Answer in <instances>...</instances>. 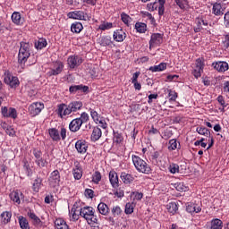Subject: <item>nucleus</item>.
<instances>
[{
  "label": "nucleus",
  "mask_w": 229,
  "mask_h": 229,
  "mask_svg": "<svg viewBox=\"0 0 229 229\" xmlns=\"http://www.w3.org/2000/svg\"><path fill=\"white\" fill-rule=\"evenodd\" d=\"M160 157V153L158 151L154 152L151 155V160L153 162V164H157L158 163V157Z\"/></svg>",
  "instance_id": "bf43d9fd"
},
{
  "label": "nucleus",
  "mask_w": 229,
  "mask_h": 229,
  "mask_svg": "<svg viewBox=\"0 0 229 229\" xmlns=\"http://www.w3.org/2000/svg\"><path fill=\"white\" fill-rule=\"evenodd\" d=\"M100 45L104 47L112 46V38L109 36L102 37L100 38Z\"/></svg>",
  "instance_id": "a19ab883"
},
{
  "label": "nucleus",
  "mask_w": 229,
  "mask_h": 229,
  "mask_svg": "<svg viewBox=\"0 0 229 229\" xmlns=\"http://www.w3.org/2000/svg\"><path fill=\"white\" fill-rule=\"evenodd\" d=\"M175 3L179 6V8H181V10H184V8H187V0H175Z\"/></svg>",
  "instance_id": "3c124183"
},
{
  "label": "nucleus",
  "mask_w": 229,
  "mask_h": 229,
  "mask_svg": "<svg viewBox=\"0 0 229 229\" xmlns=\"http://www.w3.org/2000/svg\"><path fill=\"white\" fill-rule=\"evenodd\" d=\"M84 194L86 196V198H94V191L90 190V189H86L84 191Z\"/></svg>",
  "instance_id": "052dcab7"
},
{
  "label": "nucleus",
  "mask_w": 229,
  "mask_h": 229,
  "mask_svg": "<svg viewBox=\"0 0 229 229\" xmlns=\"http://www.w3.org/2000/svg\"><path fill=\"white\" fill-rule=\"evenodd\" d=\"M67 62L70 69H76V67H80L83 64V59L80 55H71L68 57Z\"/></svg>",
  "instance_id": "9b49d317"
},
{
  "label": "nucleus",
  "mask_w": 229,
  "mask_h": 229,
  "mask_svg": "<svg viewBox=\"0 0 229 229\" xmlns=\"http://www.w3.org/2000/svg\"><path fill=\"white\" fill-rule=\"evenodd\" d=\"M35 163L37 164L38 167H39L40 169H42L43 167H47V160L44 159L43 157L35 160Z\"/></svg>",
  "instance_id": "37998d69"
},
{
  "label": "nucleus",
  "mask_w": 229,
  "mask_h": 229,
  "mask_svg": "<svg viewBox=\"0 0 229 229\" xmlns=\"http://www.w3.org/2000/svg\"><path fill=\"white\" fill-rule=\"evenodd\" d=\"M224 47L228 49L229 47V35H226L225 40L223 41Z\"/></svg>",
  "instance_id": "69168bd1"
},
{
  "label": "nucleus",
  "mask_w": 229,
  "mask_h": 229,
  "mask_svg": "<svg viewBox=\"0 0 229 229\" xmlns=\"http://www.w3.org/2000/svg\"><path fill=\"white\" fill-rule=\"evenodd\" d=\"M99 182H101V173L96 171L92 175V182L98 184Z\"/></svg>",
  "instance_id": "a18cd8bd"
},
{
  "label": "nucleus",
  "mask_w": 229,
  "mask_h": 229,
  "mask_svg": "<svg viewBox=\"0 0 229 229\" xmlns=\"http://www.w3.org/2000/svg\"><path fill=\"white\" fill-rule=\"evenodd\" d=\"M90 115L95 123H98V121H99V114L98 112L94 109H90Z\"/></svg>",
  "instance_id": "6e6d98bb"
},
{
  "label": "nucleus",
  "mask_w": 229,
  "mask_h": 229,
  "mask_svg": "<svg viewBox=\"0 0 229 229\" xmlns=\"http://www.w3.org/2000/svg\"><path fill=\"white\" fill-rule=\"evenodd\" d=\"M69 19H75L77 21H87V14L83 11H74L68 13Z\"/></svg>",
  "instance_id": "f3484780"
},
{
  "label": "nucleus",
  "mask_w": 229,
  "mask_h": 229,
  "mask_svg": "<svg viewBox=\"0 0 229 229\" xmlns=\"http://www.w3.org/2000/svg\"><path fill=\"white\" fill-rule=\"evenodd\" d=\"M132 196H134V199L137 201H140L142 198H144V194L139 191H133Z\"/></svg>",
  "instance_id": "4d7b16f0"
},
{
  "label": "nucleus",
  "mask_w": 229,
  "mask_h": 229,
  "mask_svg": "<svg viewBox=\"0 0 229 229\" xmlns=\"http://www.w3.org/2000/svg\"><path fill=\"white\" fill-rule=\"evenodd\" d=\"M99 30H101L102 31H105L106 30H111V28H113V24L112 22H104L102 24L99 25Z\"/></svg>",
  "instance_id": "8fccbe9b"
},
{
  "label": "nucleus",
  "mask_w": 229,
  "mask_h": 229,
  "mask_svg": "<svg viewBox=\"0 0 229 229\" xmlns=\"http://www.w3.org/2000/svg\"><path fill=\"white\" fill-rule=\"evenodd\" d=\"M18 220L21 229H30V223L28 222V219H26V217L21 216H19Z\"/></svg>",
  "instance_id": "473e14b6"
},
{
  "label": "nucleus",
  "mask_w": 229,
  "mask_h": 229,
  "mask_svg": "<svg viewBox=\"0 0 229 229\" xmlns=\"http://www.w3.org/2000/svg\"><path fill=\"white\" fill-rule=\"evenodd\" d=\"M139 76H140V72H136L133 73L132 78H131V83H135V81H138Z\"/></svg>",
  "instance_id": "e2e57ef3"
},
{
  "label": "nucleus",
  "mask_w": 229,
  "mask_h": 229,
  "mask_svg": "<svg viewBox=\"0 0 229 229\" xmlns=\"http://www.w3.org/2000/svg\"><path fill=\"white\" fill-rule=\"evenodd\" d=\"M113 37L116 42H123L126 38V33L123 30H119L114 32Z\"/></svg>",
  "instance_id": "393cba45"
},
{
  "label": "nucleus",
  "mask_w": 229,
  "mask_h": 229,
  "mask_svg": "<svg viewBox=\"0 0 229 229\" xmlns=\"http://www.w3.org/2000/svg\"><path fill=\"white\" fill-rule=\"evenodd\" d=\"M71 30L72 33H81V31L83 30V25L81 24V22L72 23L71 26Z\"/></svg>",
  "instance_id": "c9c22d12"
},
{
  "label": "nucleus",
  "mask_w": 229,
  "mask_h": 229,
  "mask_svg": "<svg viewBox=\"0 0 229 229\" xmlns=\"http://www.w3.org/2000/svg\"><path fill=\"white\" fill-rule=\"evenodd\" d=\"M83 106V103L80 101H73L68 106L65 104H61L57 106V114L59 117H64V115H71L72 112H78Z\"/></svg>",
  "instance_id": "f257e3e1"
},
{
  "label": "nucleus",
  "mask_w": 229,
  "mask_h": 229,
  "mask_svg": "<svg viewBox=\"0 0 229 229\" xmlns=\"http://www.w3.org/2000/svg\"><path fill=\"white\" fill-rule=\"evenodd\" d=\"M80 216H81V217H84L89 225H98V216L94 215V208L84 207L80 208Z\"/></svg>",
  "instance_id": "7ed1b4c3"
},
{
  "label": "nucleus",
  "mask_w": 229,
  "mask_h": 229,
  "mask_svg": "<svg viewBox=\"0 0 229 229\" xmlns=\"http://www.w3.org/2000/svg\"><path fill=\"white\" fill-rule=\"evenodd\" d=\"M75 148L78 151V153H87V143L85 142V140H78L75 143Z\"/></svg>",
  "instance_id": "b1692460"
},
{
  "label": "nucleus",
  "mask_w": 229,
  "mask_h": 229,
  "mask_svg": "<svg viewBox=\"0 0 229 229\" xmlns=\"http://www.w3.org/2000/svg\"><path fill=\"white\" fill-rule=\"evenodd\" d=\"M32 154L35 157L36 160H39L40 158H42V151H40V149L34 148L32 150Z\"/></svg>",
  "instance_id": "864d4df0"
},
{
  "label": "nucleus",
  "mask_w": 229,
  "mask_h": 229,
  "mask_svg": "<svg viewBox=\"0 0 229 229\" xmlns=\"http://www.w3.org/2000/svg\"><path fill=\"white\" fill-rule=\"evenodd\" d=\"M27 216L32 220L34 226H42V220H40V218L31 210L28 211Z\"/></svg>",
  "instance_id": "5701e85b"
},
{
  "label": "nucleus",
  "mask_w": 229,
  "mask_h": 229,
  "mask_svg": "<svg viewBox=\"0 0 229 229\" xmlns=\"http://www.w3.org/2000/svg\"><path fill=\"white\" fill-rule=\"evenodd\" d=\"M5 132L10 137H13V135H15V130H13L12 126L7 127V129L5 130Z\"/></svg>",
  "instance_id": "680f3d73"
},
{
  "label": "nucleus",
  "mask_w": 229,
  "mask_h": 229,
  "mask_svg": "<svg viewBox=\"0 0 229 229\" xmlns=\"http://www.w3.org/2000/svg\"><path fill=\"white\" fill-rule=\"evenodd\" d=\"M111 212L114 217H117V216H121V214H123V210L121 209V208H119V206L113 207Z\"/></svg>",
  "instance_id": "49530a36"
},
{
  "label": "nucleus",
  "mask_w": 229,
  "mask_h": 229,
  "mask_svg": "<svg viewBox=\"0 0 229 229\" xmlns=\"http://www.w3.org/2000/svg\"><path fill=\"white\" fill-rule=\"evenodd\" d=\"M4 83H6V85H9L11 89H17V87H19L21 83L19 81V78L13 76V74L10 73L9 72L4 73Z\"/></svg>",
  "instance_id": "6e6552de"
},
{
  "label": "nucleus",
  "mask_w": 229,
  "mask_h": 229,
  "mask_svg": "<svg viewBox=\"0 0 229 229\" xmlns=\"http://www.w3.org/2000/svg\"><path fill=\"white\" fill-rule=\"evenodd\" d=\"M55 225L56 229H69V225H67L65 221L62 218H57L55 221Z\"/></svg>",
  "instance_id": "c756f323"
},
{
  "label": "nucleus",
  "mask_w": 229,
  "mask_h": 229,
  "mask_svg": "<svg viewBox=\"0 0 229 229\" xmlns=\"http://www.w3.org/2000/svg\"><path fill=\"white\" fill-rule=\"evenodd\" d=\"M47 46V42L45 39H40L38 41V43L35 44V47L37 49H43V47H46Z\"/></svg>",
  "instance_id": "09e8293b"
},
{
  "label": "nucleus",
  "mask_w": 229,
  "mask_h": 229,
  "mask_svg": "<svg viewBox=\"0 0 229 229\" xmlns=\"http://www.w3.org/2000/svg\"><path fill=\"white\" fill-rule=\"evenodd\" d=\"M169 101H176V98H178V93L176 91L169 90L168 93Z\"/></svg>",
  "instance_id": "5fc2aeb1"
},
{
  "label": "nucleus",
  "mask_w": 229,
  "mask_h": 229,
  "mask_svg": "<svg viewBox=\"0 0 229 229\" xmlns=\"http://www.w3.org/2000/svg\"><path fill=\"white\" fill-rule=\"evenodd\" d=\"M211 229H223V221L216 218L211 221Z\"/></svg>",
  "instance_id": "f704fd0d"
},
{
  "label": "nucleus",
  "mask_w": 229,
  "mask_h": 229,
  "mask_svg": "<svg viewBox=\"0 0 229 229\" xmlns=\"http://www.w3.org/2000/svg\"><path fill=\"white\" fill-rule=\"evenodd\" d=\"M176 189H177V191H179V192H183V191H187V188L184 187L183 184H182V183H179L176 186Z\"/></svg>",
  "instance_id": "338daca9"
},
{
  "label": "nucleus",
  "mask_w": 229,
  "mask_h": 229,
  "mask_svg": "<svg viewBox=\"0 0 229 229\" xmlns=\"http://www.w3.org/2000/svg\"><path fill=\"white\" fill-rule=\"evenodd\" d=\"M225 21L226 22V26H229V12H227L225 14Z\"/></svg>",
  "instance_id": "774afa93"
},
{
  "label": "nucleus",
  "mask_w": 229,
  "mask_h": 229,
  "mask_svg": "<svg viewBox=\"0 0 229 229\" xmlns=\"http://www.w3.org/2000/svg\"><path fill=\"white\" fill-rule=\"evenodd\" d=\"M225 10H226V5L225 4L219 3H215L213 4L212 12L214 15H216L217 17L225 15Z\"/></svg>",
  "instance_id": "dca6fc26"
},
{
  "label": "nucleus",
  "mask_w": 229,
  "mask_h": 229,
  "mask_svg": "<svg viewBox=\"0 0 229 229\" xmlns=\"http://www.w3.org/2000/svg\"><path fill=\"white\" fill-rule=\"evenodd\" d=\"M205 68V60L203 58H198L195 63V68L192 71L194 78H201V73Z\"/></svg>",
  "instance_id": "1a4fd4ad"
},
{
  "label": "nucleus",
  "mask_w": 229,
  "mask_h": 229,
  "mask_svg": "<svg viewBox=\"0 0 229 229\" xmlns=\"http://www.w3.org/2000/svg\"><path fill=\"white\" fill-rule=\"evenodd\" d=\"M168 169L172 174H176V173H179L180 171V166L177 164L172 163L170 164Z\"/></svg>",
  "instance_id": "c03bdc74"
},
{
  "label": "nucleus",
  "mask_w": 229,
  "mask_h": 229,
  "mask_svg": "<svg viewBox=\"0 0 229 229\" xmlns=\"http://www.w3.org/2000/svg\"><path fill=\"white\" fill-rule=\"evenodd\" d=\"M9 198L11 201H13L16 205H21V200L24 199V194L22 191L16 190L10 193Z\"/></svg>",
  "instance_id": "ddd939ff"
},
{
  "label": "nucleus",
  "mask_w": 229,
  "mask_h": 229,
  "mask_svg": "<svg viewBox=\"0 0 229 229\" xmlns=\"http://www.w3.org/2000/svg\"><path fill=\"white\" fill-rule=\"evenodd\" d=\"M42 110H44V104L40 102L33 103L29 106V112L33 117H35V115H38Z\"/></svg>",
  "instance_id": "f8f14e48"
},
{
  "label": "nucleus",
  "mask_w": 229,
  "mask_h": 229,
  "mask_svg": "<svg viewBox=\"0 0 229 229\" xmlns=\"http://www.w3.org/2000/svg\"><path fill=\"white\" fill-rule=\"evenodd\" d=\"M98 210L102 216H108V214H110V208H108V205L104 202H100L98 204Z\"/></svg>",
  "instance_id": "a878e982"
},
{
  "label": "nucleus",
  "mask_w": 229,
  "mask_h": 229,
  "mask_svg": "<svg viewBox=\"0 0 229 229\" xmlns=\"http://www.w3.org/2000/svg\"><path fill=\"white\" fill-rule=\"evenodd\" d=\"M197 132L199 135H204L205 137H208V139H210L211 137L210 131L206 127H197Z\"/></svg>",
  "instance_id": "58836bf2"
},
{
  "label": "nucleus",
  "mask_w": 229,
  "mask_h": 229,
  "mask_svg": "<svg viewBox=\"0 0 229 229\" xmlns=\"http://www.w3.org/2000/svg\"><path fill=\"white\" fill-rule=\"evenodd\" d=\"M169 151H174V149H180V143L174 139L169 140L168 146Z\"/></svg>",
  "instance_id": "4c0bfd02"
},
{
  "label": "nucleus",
  "mask_w": 229,
  "mask_h": 229,
  "mask_svg": "<svg viewBox=\"0 0 229 229\" xmlns=\"http://www.w3.org/2000/svg\"><path fill=\"white\" fill-rule=\"evenodd\" d=\"M164 42V35L161 33H153L149 40V49L158 47Z\"/></svg>",
  "instance_id": "0eeeda50"
},
{
  "label": "nucleus",
  "mask_w": 229,
  "mask_h": 229,
  "mask_svg": "<svg viewBox=\"0 0 229 229\" xmlns=\"http://www.w3.org/2000/svg\"><path fill=\"white\" fill-rule=\"evenodd\" d=\"M120 178L122 182L125 183V185H130V183H132L133 180H135V177H133V175L125 172H123L121 174Z\"/></svg>",
  "instance_id": "4be33fe9"
},
{
  "label": "nucleus",
  "mask_w": 229,
  "mask_h": 229,
  "mask_svg": "<svg viewBox=\"0 0 229 229\" xmlns=\"http://www.w3.org/2000/svg\"><path fill=\"white\" fill-rule=\"evenodd\" d=\"M135 30L138 31V33H146L148 30V25L142 22H136Z\"/></svg>",
  "instance_id": "72a5a7b5"
},
{
  "label": "nucleus",
  "mask_w": 229,
  "mask_h": 229,
  "mask_svg": "<svg viewBox=\"0 0 229 229\" xmlns=\"http://www.w3.org/2000/svg\"><path fill=\"white\" fill-rule=\"evenodd\" d=\"M64 63L62 61H56L53 63V66L49 68V71L47 72V76H58V74H62V71H64Z\"/></svg>",
  "instance_id": "423d86ee"
},
{
  "label": "nucleus",
  "mask_w": 229,
  "mask_h": 229,
  "mask_svg": "<svg viewBox=\"0 0 229 229\" xmlns=\"http://www.w3.org/2000/svg\"><path fill=\"white\" fill-rule=\"evenodd\" d=\"M101 135H103L101 129H99V127H94L91 133V140L93 142H96V140H99V139H101Z\"/></svg>",
  "instance_id": "cd10ccee"
},
{
  "label": "nucleus",
  "mask_w": 229,
  "mask_h": 229,
  "mask_svg": "<svg viewBox=\"0 0 229 229\" xmlns=\"http://www.w3.org/2000/svg\"><path fill=\"white\" fill-rule=\"evenodd\" d=\"M166 210L170 214L174 215L178 211V205L176 204V202H170L166 205Z\"/></svg>",
  "instance_id": "2f4dec72"
},
{
  "label": "nucleus",
  "mask_w": 229,
  "mask_h": 229,
  "mask_svg": "<svg viewBox=\"0 0 229 229\" xmlns=\"http://www.w3.org/2000/svg\"><path fill=\"white\" fill-rule=\"evenodd\" d=\"M212 67H214V69H216V71L218 72H226V71L229 69L228 63L223 61L213 63Z\"/></svg>",
  "instance_id": "a211bd4d"
},
{
  "label": "nucleus",
  "mask_w": 229,
  "mask_h": 229,
  "mask_svg": "<svg viewBox=\"0 0 229 229\" xmlns=\"http://www.w3.org/2000/svg\"><path fill=\"white\" fill-rule=\"evenodd\" d=\"M12 21L14 24H21V22H22V20L21 18V13H13L12 14Z\"/></svg>",
  "instance_id": "79ce46f5"
},
{
  "label": "nucleus",
  "mask_w": 229,
  "mask_h": 229,
  "mask_svg": "<svg viewBox=\"0 0 229 229\" xmlns=\"http://www.w3.org/2000/svg\"><path fill=\"white\" fill-rule=\"evenodd\" d=\"M165 69H167L166 63H161L158 65H154L149 67V71H151V72H160L162 71H165Z\"/></svg>",
  "instance_id": "c85d7f7f"
},
{
  "label": "nucleus",
  "mask_w": 229,
  "mask_h": 229,
  "mask_svg": "<svg viewBox=\"0 0 229 229\" xmlns=\"http://www.w3.org/2000/svg\"><path fill=\"white\" fill-rule=\"evenodd\" d=\"M123 140V135H121L119 132H114V142H115L116 144H121Z\"/></svg>",
  "instance_id": "603ef678"
},
{
  "label": "nucleus",
  "mask_w": 229,
  "mask_h": 229,
  "mask_svg": "<svg viewBox=\"0 0 229 229\" xmlns=\"http://www.w3.org/2000/svg\"><path fill=\"white\" fill-rule=\"evenodd\" d=\"M125 214H133V204L127 203L125 205Z\"/></svg>",
  "instance_id": "13d9d810"
},
{
  "label": "nucleus",
  "mask_w": 229,
  "mask_h": 229,
  "mask_svg": "<svg viewBox=\"0 0 229 229\" xmlns=\"http://www.w3.org/2000/svg\"><path fill=\"white\" fill-rule=\"evenodd\" d=\"M18 54V62L20 64H26V61L30 58V49L31 48V45L29 42L21 41Z\"/></svg>",
  "instance_id": "20e7f679"
},
{
  "label": "nucleus",
  "mask_w": 229,
  "mask_h": 229,
  "mask_svg": "<svg viewBox=\"0 0 229 229\" xmlns=\"http://www.w3.org/2000/svg\"><path fill=\"white\" fill-rule=\"evenodd\" d=\"M88 121H89V114L82 113L81 114V117L75 118L69 124L70 131H73V132L79 131L80 128H81V125L85 123H88Z\"/></svg>",
  "instance_id": "39448f33"
},
{
  "label": "nucleus",
  "mask_w": 229,
  "mask_h": 229,
  "mask_svg": "<svg viewBox=\"0 0 229 229\" xmlns=\"http://www.w3.org/2000/svg\"><path fill=\"white\" fill-rule=\"evenodd\" d=\"M71 94H76V92H84L87 93L89 92V86H85V85H73L71 86L69 89Z\"/></svg>",
  "instance_id": "6ab92c4d"
},
{
  "label": "nucleus",
  "mask_w": 229,
  "mask_h": 229,
  "mask_svg": "<svg viewBox=\"0 0 229 229\" xmlns=\"http://www.w3.org/2000/svg\"><path fill=\"white\" fill-rule=\"evenodd\" d=\"M186 210L190 214H192L194 212V210H196V205H189V206H187Z\"/></svg>",
  "instance_id": "0e129e2a"
},
{
  "label": "nucleus",
  "mask_w": 229,
  "mask_h": 229,
  "mask_svg": "<svg viewBox=\"0 0 229 229\" xmlns=\"http://www.w3.org/2000/svg\"><path fill=\"white\" fill-rule=\"evenodd\" d=\"M132 162L134 167L137 169L139 173H143L144 174H149L151 173V166L146 163L142 158L139 156H132Z\"/></svg>",
  "instance_id": "f03ea898"
},
{
  "label": "nucleus",
  "mask_w": 229,
  "mask_h": 229,
  "mask_svg": "<svg viewBox=\"0 0 229 229\" xmlns=\"http://www.w3.org/2000/svg\"><path fill=\"white\" fill-rule=\"evenodd\" d=\"M0 219L4 225H8V222L12 219V212L5 211L1 214Z\"/></svg>",
  "instance_id": "7c9ffc66"
},
{
  "label": "nucleus",
  "mask_w": 229,
  "mask_h": 229,
  "mask_svg": "<svg viewBox=\"0 0 229 229\" xmlns=\"http://www.w3.org/2000/svg\"><path fill=\"white\" fill-rule=\"evenodd\" d=\"M48 183L50 187L54 188L60 185V172L58 170H55L50 174Z\"/></svg>",
  "instance_id": "9d476101"
},
{
  "label": "nucleus",
  "mask_w": 229,
  "mask_h": 229,
  "mask_svg": "<svg viewBox=\"0 0 229 229\" xmlns=\"http://www.w3.org/2000/svg\"><path fill=\"white\" fill-rule=\"evenodd\" d=\"M48 133L50 139H52V140H54L55 142H58V140H60V131H58L56 128L49 129Z\"/></svg>",
  "instance_id": "bb28decb"
},
{
  "label": "nucleus",
  "mask_w": 229,
  "mask_h": 229,
  "mask_svg": "<svg viewBox=\"0 0 229 229\" xmlns=\"http://www.w3.org/2000/svg\"><path fill=\"white\" fill-rule=\"evenodd\" d=\"M72 174L75 178V180H81V177L83 176V172L81 171V168L80 166H75L72 170Z\"/></svg>",
  "instance_id": "e433bc0d"
},
{
  "label": "nucleus",
  "mask_w": 229,
  "mask_h": 229,
  "mask_svg": "<svg viewBox=\"0 0 229 229\" xmlns=\"http://www.w3.org/2000/svg\"><path fill=\"white\" fill-rule=\"evenodd\" d=\"M2 115L4 117H12V119H17V110L15 108L4 106L2 107Z\"/></svg>",
  "instance_id": "2eb2a0df"
},
{
  "label": "nucleus",
  "mask_w": 229,
  "mask_h": 229,
  "mask_svg": "<svg viewBox=\"0 0 229 229\" xmlns=\"http://www.w3.org/2000/svg\"><path fill=\"white\" fill-rule=\"evenodd\" d=\"M72 221H78L80 219V203L75 202L70 211Z\"/></svg>",
  "instance_id": "aec40b11"
},
{
  "label": "nucleus",
  "mask_w": 229,
  "mask_h": 229,
  "mask_svg": "<svg viewBox=\"0 0 229 229\" xmlns=\"http://www.w3.org/2000/svg\"><path fill=\"white\" fill-rule=\"evenodd\" d=\"M109 182L114 189L119 187V176L115 171H111L109 173Z\"/></svg>",
  "instance_id": "412c9836"
},
{
  "label": "nucleus",
  "mask_w": 229,
  "mask_h": 229,
  "mask_svg": "<svg viewBox=\"0 0 229 229\" xmlns=\"http://www.w3.org/2000/svg\"><path fill=\"white\" fill-rule=\"evenodd\" d=\"M40 187H42V178L38 177L35 179L32 186L34 192H38V191H40Z\"/></svg>",
  "instance_id": "ea45409f"
},
{
  "label": "nucleus",
  "mask_w": 229,
  "mask_h": 229,
  "mask_svg": "<svg viewBox=\"0 0 229 229\" xmlns=\"http://www.w3.org/2000/svg\"><path fill=\"white\" fill-rule=\"evenodd\" d=\"M208 26V22L203 18H197L195 20V26H194V31L195 33H199L202 30H205Z\"/></svg>",
  "instance_id": "4468645a"
},
{
  "label": "nucleus",
  "mask_w": 229,
  "mask_h": 229,
  "mask_svg": "<svg viewBox=\"0 0 229 229\" xmlns=\"http://www.w3.org/2000/svg\"><path fill=\"white\" fill-rule=\"evenodd\" d=\"M121 19L123 23H125L127 26L130 24V21H131V17L130 15L126 14L125 13H121Z\"/></svg>",
  "instance_id": "de8ad7c7"
}]
</instances>
